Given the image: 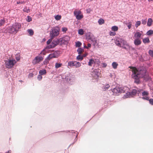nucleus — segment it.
I'll use <instances>...</instances> for the list:
<instances>
[{
    "instance_id": "f257e3e1",
    "label": "nucleus",
    "mask_w": 153,
    "mask_h": 153,
    "mask_svg": "<svg viewBox=\"0 0 153 153\" xmlns=\"http://www.w3.org/2000/svg\"><path fill=\"white\" fill-rule=\"evenodd\" d=\"M128 68L130 69L132 73V77L135 80L134 82L139 83L140 78L144 76L146 73V71L144 69L141 70L137 69L136 67L132 66H129Z\"/></svg>"
},
{
    "instance_id": "f03ea898",
    "label": "nucleus",
    "mask_w": 153,
    "mask_h": 153,
    "mask_svg": "<svg viewBox=\"0 0 153 153\" xmlns=\"http://www.w3.org/2000/svg\"><path fill=\"white\" fill-rule=\"evenodd\" d=\"M21 27L20 24L15 23L12 26H9L7 28V31L10 34H16L19 31V29Z\"/></svg>"
},
{
    "instance_id": "7ed1b4c3",
    "label": "nucleus",
    "mask_w": 153,
    "mask_h": 153,
    "mask_svg": "<svg viewBox=\"0 0 153 153\" xmlns=\"http://www.w3.org/2000/svg\"><path fill=\"white\" fill-rule=\"evenodd\" d=\"M128 89L127 87H116L114 89H111V91L114 93L117 94L119 93H127L126 92L128 91L126 90H128Z\"/></svg>"
},
{
    "instance_id": "20e7f679",
    "label": "nucleus",
    "mask_w": 153,
    "mask_h": 153,
    "mask_svg": "<svg viewBox=\"0 0 153 153\" xmlns=\"http://www.w3.org/2000/svg\"><path fill=\"white\" fill-rule=\"evenodd\" d=\"M60 30V29L59 27H55L53 28L50 32V36L51 38L53 39L55 37L58 36Z\"/></svg>"
},
{
    "instance_id": "39448f33",
    "label": "nucleus",
    "mask_w": 153,
    "mask_h": 153,
    "mask_svg": "<svg viewBox=\"0 0 153 153\" xmlns=\"http://www.w3.org/2000/svg\"><path fill=\"white\" fill-rule=\"evenodd\" d=\"M5 65L7 68L10 69L13 67L16 62L14 59H8L5 61Z\"/></svg>"
},
{
    "instance_id": "423d86ee",
    "label": "nucleus",
    "mask_w": 153,
    "mask_h": 153,
    "mask_svg": "<svg viewBox=\"0 0 153 153\" xmlns=\"http://www.w3.org/2000/svg\"><path fill=\"white\" fill-rule=\"evenodd\" d=\"M74 13L77 20H81L83 18V15L80 10L76 9L74 11Z\"/></svg>"
},
{
    "instance_id": "0eeeda50",
    "label": "nucleus",
    "mask_w": 153,
    "mask_h": 153,
    "mask_svg": "<svg viewBox=\"0 0 153 153\" xmlns=\"http://www.w3.org/2000/svg\"><path fill=\"white\" fill-rule=\"evenodd\" d=\"M44 56H41L39 55V56L36 57L32 61V63L33 64H36L39 63L42 61L44 59Z\"/></svg>"
},
{
    "instance_id": "6e6552de",
    "label": "nucleus",
    "mask_w": 153,
    "mask_h": 153,
    "mask_svg": "<svg viewBox=\"0 0 153 153\" xmlns=\"http://www.w3.org/2000/svg\"><path fill=\"white\" fill-rule=\"evenodd\" d=\"M68 67L75 66L76 68H78L81 66V64L79 62L76 61H70L68 62Z\"/></svg>"
},
{
    "instance_id": "1a4fd4ad",
    "label": "nucleus",
    "mask_w": 153,
    "mask_h": 153,
    "mask_svg": "<svg viewBox=\"0 0 153 153\" xmlns=\"http://www.w3.org/2000/svg\"><path fill=\"white\" fill-rule=\"evenodd\" d=\"M100 74L99 71V70L97 69H95L91 73V75L92 76L95 78H98L100 76Z\"/></svg>"
},
{
    "instance_id": "9d476101",
    "label": "nucleus",
    "mask_w": 153,
    "mask_h": 153,
    "mask_svg": "<svg viewBox=\"0 0 153 153\" xmlns=\"http://www.w3.org/2000/svg\"><path fill=\"white\" fill-rule=\"evenodd\" d=\"M142 96L143 97L142 98L144 99H145L148 100L149 98L148 97V93L147 91H143L142 92Z\"/></svg>"
},
{
    "instance_id": "9b49d317",
    "label": "nucleus",
    "mask_w": 153,
    "mask_h": 153,
    "mask_svg": "<svg viewBox=\"0 0 153 153\" xmlns=\"http://www.w3.org/2000/svg\"><path fill=\"white\" fill-rule=\"evenodd\" d=\"M58 44V41L57 40H53L52 42V45H50L48 46V48H52L55 47Z\"/></svg>"
},
{
    "instance_id": "f8f14e48",
    "label": "nucleus",
    "mask_w": 153,
    "mask_h": 153,
    "mask_svg": "<svg viewBox=\"0 0 153 153\" xmlns=\"http://www.w3.org/2000/svg\"><path fill=\"white\" fill-rule=\"evenodd\" d=\"M141 43V41L140 39H135L134 40V43L136 46L140 45Z\"/></svg>"
},
{
    "instance_id": "ddd939ff",
    "label": "nucleus",
    "mask_w": 153,
    "mask_h": 153,
    "mask_svg": "<svg viewBox=\"0 0 153 153\" xmlns=\"http://www.w3.org/2000/svg\"><path fill=\"white\" fill-rule=\"evenodd\" d=\"M142 33H140L139 32H136L134 34V37L135 39H140Z\"/></svg>"
},
{
    "instance_id": "4468645a",
    "label": "nucleus",
    "mask_w": 153,
    "mask_h": 153,
    "mask_svg": "<svg viewBox=\"0 0 153 153\" xmlns=\"http://www.w3.org/2000/svg\"><path fill=\"white\" fill-rule=\"evenodd\" d=\"M118 65V64L116 62H114L112 64V67L114 69H117Z\"/></svg>"
},
{
    "instance_id": "2eb2a0df",
    "label": "nucleus",
    "mask_w": 153,
    "mask_h": 153,
    "mask_svg": "<svg viewBox=\"0 0 153 153\" xmlns=\"http://www.w3.org/2000/svg\"><path fill=\"white\" fill-rule=\"evenodd\" d=\"M115 43L116 45H117L118 46L120 47H122V46H121V44L120 43V39H119L118 40H116L115 41Z\"/></svg>"
},
{
    "instance_id": "dca6fc26",
    "label": "nucleus",
    "mask_w": 153,
    "mask_h": 153,
    "mask_svg": "<svg viewBox=\"0 0 153 153\" xmlns=\"http://www.w3.org/2000/svg\"><path fill=\"white\" fill-rule=\"evenodd\" d=\"M95 63L94 60L93 59H89V62H88V65L89 66H91L92 65Z\"/></svg>"
},
{
    "instance_id": "f3484780",
    "label": "nucleus",
    "mask_w": 153,
    "mask_h": 153,
    "mask_svg": "<svg viewBox=\"0 0 153 153\" xmlns=\"http://www.w3.org/2000/svg\"><path fill=\"white\" fill-rule=\"evenodd\" d=\"M153 22L152 19L149 18L148 19V22H147V25L148 26H151L152 23Z\"/></svg>"
},
{
    "instance_id": "a211bd4d",
    "label": "nucleus",
    "mask_w": 153,
    "mask_h": 153,
    "mask_svg": "<svg viewBox=\"0 0 153 153\" xmlns=\"http://www.w3.org/2000/svg\"><path fill=\"white\" fill-rule=\"evenodd\" d=\"M27 32L29 34V35L30 36H32L34 34V31L33 30L31 29H28Z\"/></svg>"
},
{
    "instance_id": "6ab92c4d",
    "label": "nucleus",
    "mask_w": 153,
    "mask_h": 153,
    "mask_svg": "<svg viewBox=\"0 0 153 153\" xmlns=\"http://www.w3.org/2000/svg\"><path fill=\"white\" fill-rule=\"evenodd\" d=\"M55 57V55L54 54L52 53L50 54L47 57V59L48 60H50V59H51Z\"/></svg>"
},
{
    "instance_id": "aec40b11",
    "label": "nucleus",
    "mask_w": 153,
    "mask_h": 153,
    "mask_svg": "<svg viewBox=\"0 0 153 153\" xmlns=\"http://www.w3.org/2000/svg\"><path fill=\"white\" fill-rule=\"evenodd\" d=\"M84 51V50L83 49L81 48H79L77 50L78 53L79 54H81Z\"/></svg>"
},
{
    "instance_id": "412c9836",
    "label": "nucleus",
    "mask_w": 153,
    "mask_h": 153,
    "mask_svg": "<svg viewBox=\"0 0 153 153\" xmlns=\"http://www.w3.org/2000/svg\"><path fill=\"white\" fill-rule=\"evenodd\" d=\"M120 43L121 44V46L123 45H127V42L126 41L122 39H120Z\"/></svg>"
},
{
    "instance_id": "4be33fe9",
    "label": "nucleus",
    "mask_w": 153,
    "mask_h": 153,
    "mask_svg": "<svg viewBox=\"0 0 153 153\" xmlns=\"http://www.w3.org/2000/svg\"><path fill=\"white\" fill-rule=\"evenodd\" d=\"M39 73L41 75L45 74L46 73V71L45 69L41 70L39 71Z\"/></svg>"
},
{
    "instance_id": "5701e85b",
    "label": "nucleus",
    "mask_w": 153,
    "mask_h": 153,
    "mask_svg": "<svg viewBox=\"0 0 153 153\" xmlns=\"http://www.w3.org/2000/svg\"><path fill=\"white\" fill-rule=\"evenodd\" d=\"M118 29V27L116 26H113L111 27V30L114 31H117Z\"/></svg>"
},
{
    "instance_id": "b1692460",
    "label": "nucleus",
    "mask_w": 153,
    "mask_h": 153,
    "mask_svg": "<svg viewBox=\"0 0 153 153\" xmlns=\"http://www.w3.org/2000/svg\"><path fill=\"white\" fill-rule=\"evenodd\" d=\"M98 23L100 25H101L104 23V21L103 19H100L98 21Z\"/></svg>"
},
{
    "instance_id": "393cba45",
    "label": "nucleus",
    "mask_w": 153,
    "mask_h": 153,
    "mask_svg": "<svg viewBox=\"0 0 153 153\" xmlns=\"http://www.w3.org/2000/svg\"><path fill=\"white\" fill-rule=\"evenodd\" d=\"M62 65V63H56L55 64V68H58L60 67H61Z\"/></svg>"
},
{
    "instance_id": "a878e982",
    "label": "nucleus",
    "mask_w": 153,
    "mask_h": 153,
    "mask_svg": "<svg viewBox=\"0 0 153 153\" xmlns=\"http://www.w3.org/2000/svg\"><path fill=\"white\" fill-rule=\"evenodd\" d=\"M54 18L56 20H59L61 18V15H57L54 17Z\"/></svg>"
},
{
    "instance_id": "bb28decb",
    "label": "nucleus",
    "mask_w": 153,
    "mask_h": 153,
    "mask_svg": "<svg viewBox=\"0 0 153 153\" xmlns=\"http://www.w3.org/2000/svg\"><path fill=\"white\" fill-rule=\"evenodd\" d=\"M83 56H81L80 55H78L76 57V59L78 60H83Z\"/></svg>"
},
{
    "instance_id": "cd10ccee",
    "label": "nucleus",
    "mask_w": 153,
    "mask_h": 153,
    "mask_svg": "<svg viewBox=\"0 0 153 153\" xmlns=\"http://www.w3.org/2000/svg\"><path fill=\"white\" fill-rule=\"evenodd\" d=\"M143 42L146 43H148L149 42V40L148 38H145L143 39Z\"/></svg>"
},
{
    "instance_id": "c85d7f7f",
    "label": "nucleus",
    "mask_w": 153,
    "mask_h": 153,
    "mask_svg": "<svg viewBox=\"0 0 153 153\" xmlns=\"http://www.w3.org/2000/svg\"><path fill=\"white\" fill-rule=\"evenodd\" d=\"M5 23V21L4 19L0 20V27L3 26Z\"/></svg>"
},
{
    "instance_id": "c756f323",
    "label": "nucleus",
    "mask_w": 153,
    "mask_h": 153,
    "mask_svg": "<svg viewBox=\"0 0 153 153\" xmlns=\"http://www.w3.org/2000/svg\"><path fill=\"white\" fill-rule=\"evenodd\" d=\"M153 33V31L152 30H150L148 31L147 33L146 34L147 35H150L152 34Z\"/></svg>"
},
{
    "instance_id": "7c9ffc66",
    "label": "nucleus",
    "mask_w": 153,
    "mask_h": 153,
    "mask_svg": "<svg viewBox=\"0 0 153 153\" xmlns=\"http://www.w3.org/2000/svg\"><path fill=\"white\" fill-rule=\"evenodd\" d=\"M78 33L81 35H82L84 34V31L82 29H80L78 30Z\"/></svg>"
},
{
    "instance_id": "2f4dec72",
    "label": "nucleus",
    "mask_w": 153,
    "mask_h": 153,
    "mask_svg": "<svg viewBox=\"0 0 153 153\" xmlns=\"http://www.w3.org/2000/svg\"><path fill=\"white\" fill-rule=\"evenodd\" d=\"M82 45V43L79 41H78L76 43V47H79L81 46Z\"/></svg>"
},
{
    "instance_id": "473e14b6",
    "label": "nucleus",
    "mask_w": 153,
    "mask_h": 153,
    "mask_svg": "<svg viewBox=\"0 0 153 153\" xmlns=\"http://www.w3.org/2000/svg\"><path fill=\"white\" fill-rule=\"evenodd\" d=\"M137 93V90L135 89H133L131 92L132 95H134L136 94Z\"/></svg>"
},
{
    "instance_id": "72a5a7b5",
    "label": "nucleus",
    "mask_w": 153,
    "mask_h": 153,
    "mask_svg": "<svg viewBox=\"0 0 153 153\" xmlns=\"http://www.w3.org/2000/svg\"><path fill=\"white\" fill-rule=\"evenodd\" d=\"M141 24V22L140 21H138L136 22L135 26L137 27L139 26H140Z\"/></svg>"
},
{
    "instance_id": "f704fd0d",
    "label": "nucleus",
    "mask_w": 153,
    "mask_h": 153,
    "mask_svg": "<svg viewBox=\"0 0 153 153\" xmlns=\"http://www.w3.org/2000/svg\"><path fill=\"white\" fill-rule=\"evenodd\" d=\"M126 25H127L128 28L130 29L131 27V22H129L128 23H126Z\"/></svg>"
},
{
    "instance_id": "c9c22d12",
    "label": "nucleus",
    "mask_w": 153,
    "mask_h": 153,
    "mask_svg": "<svg viewBox=\"0 0 153 153\" xmlns=\"http://www.w3.org/2000/svg\"><path fill=\"white\" fill-rule=\"evenodd\" d=\"M23 11L24 12H26L28 13H29L30 12V10L29 8L27 9V7H25V8H24V9H23Z\"/></svg>"
},
{
    "instance_id": "e433bc0d",
    "label": "nucleus",
    "mask_w": 153,
    "mask_h": 153,
    "mask_svg": "<svg viewBox=\"0 0 153 153\" xmlns=\"http://www.w3.org/2000/svg\"><path fill=\"white\" fill-rule=\"evenodd\" d=\"M46 54V52L45 51V49H44L41 51V52L40 53L39 55H40V56L41 54H43V55H45Z\"/></svg>"
},
{
    "instance_id": "4c0bfd02",
    "label": "nucleus",
    "mask_w": 153,
    "mask_h": 153,
    "mask_svg": "<svg viewBox=\"0 0 153 153\" xmlns=\"http://www.w3.org/2000/svg\"><path fill=\"white\" fill-rule=\"evenodd\" d=\"M25 3V2L24 1H19L17 2V4H24Z\"/></svg>"
},
{
    "instance_id": "58836bf2",
    "label": "nucleus",
    "mask_w": 153,
    "mask_h": 153,
    "mask_svg": "<svg viewBox=\"0 0 153 153\" xmlns=\"http://www.w3.org/2000/svg\"><path fill=\"white\" fill-rule=\"evenodd\" d=\"M110 87V85L108 84H106V85H105V86L104 88V89H105V90H107L108 89H109V88Z\"/></svg>"
},
{
    "instance_id": "ea45409f",
    "label": "nucleus",
    "mask_w": 153,
    "mask_h": 153,
    "mask_svg": "<svg viewBox=\"0 0 153 153\" xmlns=\"http://www.w3.org/2000/svg\"><path fill=\"white\" fill-rule=\"evenodd\" d=\"M109 35L111 36H114L116 35V33L115 32L110 31L109 32Z\"/></svg>"
},
{
    "instance_id": "a19ab883",
    "label": "nucleus",
    "mask_w": 153,
    "mask_h": 153,
    "mask_svg": "<svg viewBox=\"0 0 153 153\" xmlns=\"http://www.w3.org/2000/svg\"><path fill=\"white\" fill-rule=\"evenodd\" d=\"M149 53L152 57H153V51L150 50L149 51Z\"/></svg>"
},
{
    "instance_id": "79ce46f5",
    "label": "nucleus",
    "mask_w": 153,
    "mask_h": 153,
    "mask_svg": "<svg viewBox=\"0 0 153 153\" xmlns=\"http://www.w3.org/2000/svg\"><path fill=\"white\" fill-rule=\"evenodd\" d=\"M142 23L144 25H146V19H142L141 21Z\"/></svg>"
},
{
    "instance_id": "37998d69",
    "label": "nucleus",
    "mask_w": 153,
    "mask_h": 153,
    "mask_svg": "<svg viewBox=\"0 0 153 153\" xmlns=\"http://www.w3.org/2000/svg\"><path fill=\"white\" fill-rule=\"evenodd\" d=\"M31 21H32V18H31V17H30V16H28L27 21L28 22H30Z\"/></svg>"
},
{
    "instance_id": "c03bdc74",
    "label": "nucleus",
    "mask_w": 153,
    "mask_h": 153,
    "mask_svg": "<svg viewBox=\"0 0 153 153\" xmlns=\"http://www.w3.org/2000/svg\"><path fill=\"white\" fill-rule=\"evenodd\" d=\"M67 28L66 27H63L62 28V31L65 32L67 30Z\"/></svg>"
},
{
    "instance_id": "a18cd8bd",
    "label": "nucleus",
    "mask_w": 153,
    "mask_h": 153,
    "mask_svg": "<svg viewBox=\"0 0 153 153\" xmlns=\"http://www.w3.org/2000/svg\"><path fill=\"white\" fill-rule=\"evenodd\" d=\"M86 38L87 39H91L90 34H89L88 35H87L86 36Z\"/></svg>"
},
{
    "instance_id": "49530a36",
    "label": "nucleus",
    "mask_w": 153,
    "mask_h": 153,
    "mask_svg": "<svg viewBox=\"0 0 153 153\" xmlns=\"http://www.w3.org/2000/svg\"><path fill=\"white\" fill-rule=\"evenodd\" d=\"M41 75H42L40 74V75H39L38 76V77H37L38 79L39 80H41L42 78V77Z\"/></svg>"
},
{
    "instance_id": "de8ad7c7",
    "label": "nucleus",
    "mask_w": 153,
    "mask_h": 153,
    "mask_svg": "<svg viewBox=\"0 0 153 153\" xmlns=\"http://www.w3.org/2000/svg\"><path fill=\"white\" fill-rule=\"evenodd\" d=\"M52 39H52V38H51V39H49L47 42V44L48 45L49 44H50V43L51 42L52 40Z\"/></svg>"
},
{
    "instance_id": "09e8293b",
    "label": "nucleus",
    "mask_w": 153,
    "mask_h": 153,
    "mask_svg": "<svg viewBox=\"0 0 153 153\" xmlns=\"http://www.w3.org/2000/svg\"><path fill=\"white\" fill-rule=\"evenodd\" d=\"M149 103L152 105H153V99H150L149 100Z\"/></svg>"
},
{
    "instance_id": "8fccbe9b",
    "label": "nucleus",
    "mask_w": 153,
    "mask_h": 153,
    "mask_svg": "<svg viewBox=\"0 0 153 153\" xmlns=\"http://www.w3.org/2000/svg\"><path fill=\"white\" fill-rule=\"evenodd\" d=\"M92 10L90 9H88L86 10V12L87 13H90L91 11Z\"/></svg>"
},
{
    "instance_id": "3c124183",
    "label": "nucleus",
    "mask_w": 153,
    "mask_h": 153,
    "mask_svg": "<svg viewBox=\"0 0 153 153\" xmlns=\"http://www.w3.org/2000/svg\"><path fill=\"white\" fill-rule=\"evenodd\" d=\"M91 44L90 43H88V47H87L86 46H84V47L86 48H89L91 47Z\"/></svg>"
},
{
    "instance_id": "603ef678",
    "label": "nucleus",
    "mask_w": 153,
    "mask_h": 153,
    "mask_svg": "<svg viewBox=\"0 0 153 153\" xmlns=\"http://www.w3.org/2000/svg\"><path fill=\"white\" fill-rule=\"evenodd\" d=\"M87 55V53H85V54H84L82 56H83V58L84 57H85Z\"/></svg>"
},
{
    "instance_id": "864d4df0",
    "label": "nucleus",
    "mask_w": 153,
    "mask_h": 153,
    "mask_svg": "<svg viewBox=\"0 0 153 153\" xmlns=\"http://www.w3.org/2000/svg\"><path fill=\"white\" fill-rule=\"evenodd\" d=\"M11 153V151L10 150H9L7 152H6V153Z\"/></svg>"
},
{
    "instance_id": "5fc2aeb1",
    "label": "nucleus",
    "mask_w": 153,
    "mask_h": 153,
    "mask_svg": "<svg viewBox=\"0 0 153 153\" xmlns=\"http://www.w3.org/2000/svg\"><path fill=\"white\" fill-rule=\"evenodd\" d=\"M19 59H20L19 58H16V60L17 61H19Z\"/></svg>"
},
{
    "instance_id": "6e6d98bb",
    "label": "nucleus",
    "mask_w": 153,
    "mask_h": 153,
    "mask_svg": "<svg viewBox=\"0 0 153 153\" xmlns=\"http://www.w3.org/2000/svg\"><path fill=\"white\" fill-rule=\"evenodd\" d=\"M149 1H152V0H148Z\"/></svg>"
},
{
    "instance_id": "4d7b16f0",
    "label": "nucleus",
    "mask_w": 153,
    "mask_h": 153,
    "mask_svg": "<svg viewBox=\"0 0 153 153\" xmlns=\"http://www.w3.org/2000/svg\"><path fill=\"white\" fill-rule=\"evenodd\" d=\"M104 65H105V67H106L107 65L105 64H104Z\"/></svg>"
},
{
    "instance_id": "13d9d810",
    "label": "nucleus",
    "mask_w": 153,
    "mask_h": 153,
    "mask_svg": "<svg viewBox=\"0 0 153 153\" xmlns=\"http://www.w3.org/2000/svg\"><path fill=\"white\" fill-rule=\"evenodd\" d=\"M141 91H143V90H140L139 92H140Z\"/></svg>"
},
{
    "instance_id": "bf43d9fd",
    "label": "nucleus",
    "mask_w": 153,
    "mask_h": 153,
    "mask_svg": "<svg viewBox=\"0 0 153 153\" xmlns=\"http://www.w3.org/2000/svg\"><path fill=\"white\" fill-rule=\"evenodd\" d=\"M97 40H95V42H96Z\"/></svg>"
}]
</instances>
